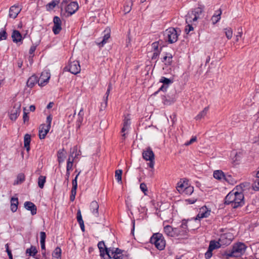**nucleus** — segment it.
<instances>
[{"mask_svg":"<svg viewBox=\"0 0 259 259\" xmlns=\"http://www.w3.org/2000/svg\"><path fill=\"white\" fill-rule=\"evenodd\" d=\"M203 9V6H200L189 12L186 18V23H192L197 21L202 15Z\"/></svg>","mask_w":259,"mask_h":259,"instance_id":"423d86ee","label":"nucleus"},{"mask_svg":"<svg viewBox=\"0 0 259 259\" xmlns=\"http://www.w3.org/2000/svg\"><path fill=\"white\" fill-rule=\"evenodd\" d=\"M212 251L210 250V249H208L207 251L205 253V257L206 259L210 258L212 255Z\"/></svg>","mask_w":259,"mask_h":259,"instance_id":"4d7b16f0","label":"nucleus"},{"mask_svg":"<svg viewBox=\"0 0 259 259\" xmlns=\"http://www.w3.org/2000/svg\"><path fill=\"white\" fill-rule=\"evenodd\" d=\"M7 252L8 253V255L9 256V259H13V255L12 254L11 250H7Z\"/></svg>","mask_w":259,"mask_h":259,"instance_id":"774afa93","label":"nucleus"},{"mask_svg":"<svg viewBox=\"0 0 259 259\" xmlns=\"http://www.w3.org/2000/svg\"><path fill=\"white\" fill-rule=\"evenodd\" d=\"M46 182V177L44 176H40L38 178V187L42 189L44 187V185Z\"/></svg>","mask_w":259,"mask_h":259,"instance_id":"ea45409f","label":"nucleus"},{"mask_svg":"<svg viewBox=\"0 0 259 259\" xmlns=\"http://www.w3.org/2000/svg\"><path fill=\"white\" fill-rule=\"evenodd\" d=\"M59 1L53 0L46 5V8L47 10H53L58 4H59Z\"/></svg>","mask_w":259,"mask_h":259,"instance_id":"58836bf2","label":"nucleus"},{"mask_svg":"<svg viewBox=\"0 0 259 259\" xmlns=\"http://www.w3.org/2000/svg\"><path fill=\"white\" fill-rule=\"evenodd\" d=\"M223 31L225 34L228 39H231L233 36V30L230 27H227L223 29Z\"/></svg>","mask_w":259,"mask_h":259,"instance_id":"e433bc0d","label":"nucleus"},{"mask_svg":"<svg viewBox=\"0 0 259 259\" xmlns=\"http://www.w3.org/2000/svg\"><path fill=\"white\" fill-rule=\"evenodd\" d=\"M131 118L129 114L124 115L123 120V126L121 128V133H122V139L124 140L126 138V134L125 132L129 130L131 125Z\"/></svg>","mask_w":259,"mask_h":259,"instance_id":"9b49d317","label":"nucleus"},{"mask_svg":"<svg viewBox=\"0 0 259 259\" xmlns=\"http://www.w3.org/2000/svg\"><path fill=\"white\" fill-rule=\"evenodd\" d=\"M159 82L162 83L163 84L159 88L158 91L165 92L166 91L169 85L172 82V81L170 79L162 76L160 79Z\"/></svg>","mask_w":259,"mask_h":259,"instance_id":"a211bd4d","label":"nucleus"},{"mask_svg":"<svg viewBox=\"0 0 259 259\" xmlns=\"http://www.w3.org/2000/svg\"><path fill=\"white\" fill-rule=\"evenodd\" d=\"M78 9V4L75 2H71L66 8V12L71 15L75 13Z\"/></svg>","mask_w":259,"mask_h":259,"instance_id":"6ab92c4d","label":"nucleus"},{"mask_svg":"<svg viewBox=\"0 0 259 259\" xmlns=\"http://www.w3.org/2000/svg\"><path fill=\"white\" fill-rule=\"evenodd\" d=\"M208 107H205L202 111H201L196 117L195 119L196 120H199L201 119L202 118H203L207 114V113L208 111Z\"/></svg>","mask_w":259,"mask_h":259,"instance_id":"c9c22d12","label":"nucleus"},{"mask_svg":"<svg viewBox=\"0 0 259 259\" xmlns=\"http://www.w3.org/2000/svg\"><path fill=\"white\" fill-rule=\"evenodd\" d=\"M194 191V188L193 186L189 185L188 187L185 188L184 189V192L182 194L188 195H190L192 194Z\"/></svg>","mask_w":259,"mask_h":259,"instance_id":"c03bdc74","label":"nucleus"},{"mask_svg":"<svg viewBox=\"0 0 259 259\" xmlns=\"http://www.w3.org/2000/svg\"><path fill=\"white\" fill-rule=\"evenodd\" d=\"M12 38L13 42L18 43L19 42H22V36L18 30H14L12 33Z\"/></svg>","mask_w":259,"mask_h":259,"instance_id":"5701e85b","label":"nucleus"},{"mask_svg":"<svg viewBox=\"0 0 259 259\" xmlns=\"http://www.w3.org/2000/svg\"><path fill=\"white\" fill-rule=\"evenodd\" d=\"M83 115H84L83 109L82 108H81L78 114V117H83Z\"/></svg>","mask_w":259,"mask_h":259,"instance_id":"338daca9","label":"nucleus"},{"mask_svg":"<svg viewBox=\"0 0 259 259\" xmlns=\"http://www.w3.org/2000/svg\"><path fill=\"white\" fill-rule=\"evenodd\" d=\"M210 213V210L206 206L202 207L200 208L199 211L197 215L195 220H200L202 218H207Z\"/></svg>","mask_w":259,"mask_h":259,"instance_id":"f3484780","label":"nucleus"},{"mask_svg":"<svg viewBox=\"0 0 259 259\" xmlns=\"http://www.w3.org/2000/svg\"><path fill=\"white\" fill-rule=\"evenodd\" d=\"M21 112L20 106L17 108H14L11 111L10 118L12 120H16Z\"/></svg>","mask_w":259,"mask_h":259,"instance_id":"393cba45","label":"nucleus"},{"mask_svg":"<svg viewBox=\"0 0 259 259\" xmlns=\"http://www.w3.org/2000/svg\"><path fill=\"white\" fill-rule=\"evenodd\" d=\"M122 171L121 169H117L115 171V177L117 182H121Z\"/></svg>","mask_w":259,"mask_h":259,"instance_id":"a18cd8bd","label":"nucleus"},{"mask_svg":"<svg viewBox=\"0 0 259 259\" xmlns=\"http://www.w3.org/2000/svg\"><path fill=\"white\" fill-rule=\"evenodd\" d=\"M26 110L25 108H24V113H23V119L24 122H25L26 121H28L29 120V116L27 115V113L25 111Z\"/></svg>","mask_w":259,"mask_h":259,"instance_id":"bf43d9fd","label":"nucleus"},{"mask_svg":"<svg viewBox=\"0 0 259 259\" xmlns=\"http://www.w3.org/2000/svg\"><path fill=\"white\" fill-rule=\"evenodd\" d=\"M164 232L168 236L175 237L176 234H175V228H172L171 226L166 225L163 228Z\"/></svg>","mask_w":259,"mask_h":259,"instance_id":"b1692460","label":"nucleus"},{"mask_svg":"<svg viewBox=\"0 0 259 259\" xmlns=\"http://www.w3.org/2000/svg\"><path fill=\"white\" fill-rule=\"evenodd\" d=\"M159 44L158 42L156 41L152 44V50L153 51V53L151 56V59L153 60H155L158 58V57L160 53V51L158 50Z\"/></svg>","mask_w":259,"mask_h":259,"instance_id":"412c9836","label":"nucleus"},{"mask_svg":"<svg viewBox=\"0 0 259 259\" xmlns=\"http://www.w3.org/2000/svg\"><path fill=\"white\" fill-rule=\"evenodd\" d=\"M132 5L133 0L126 1L123 7V11L125 14L128 13L131 11Z\"/></svg>","mask_w":259,"mask_h":259,"instance_id":"72a5a7b5","label":"nucleus"},{"mask_svg":"<svg viewBox=\"0 0 259 259\" xmlns=\"http://www.w3.org/2000/svg\"><path fill=\"white\" fill-rule=\"evenodd\" d=\"M40 242H45L46 238V233L44 232H40Z\"/></svg>","mask_w":259,"mask_h":259,"instance_id":"052dcab7","label":"nucleus"},{"mask_svg":"<svg viewBox=\"0 0 259 259\" xmlns=\"http://www.w3.org/2000/svg\"><path fill=\"white\" fill-rule=\"evenodd\" d=\"M232 235L230 233H226L221 235L219 239V241L222 245H228L231 243L232 241Z\"/></svg>","mask_w":259,"mask_h":259,"instance_id":"ddd939ff","label":"nucleus"},{"mask_svg":"<svg viewBox=\"0 0 259 259\" xmlns=\"http://www.w3.org/2000/svg\"><path fill=\"white\" fill-rule=\"evenodd\" d=\"M52 256L54 258H60L61 256V249L59 247L56 248L52 253Z\"/></svg>","mask_w":259,"mask_h":259,"instance_id":"79ce46f5","label":"nucleus"},{"mask_svg":"<svg viewBox=\"0 0 259 259\" xmlns=\"http://www.w3.org/2000/svg\"><path fill=\"white\" fill-rule=\"evenodd\" d=\"M147 161H149L147 163L149 169H148L147 177L152 180L155 176V154L150 148H147Z\"/></svg>","mask_w":259,"mask_h":259,"instance_id":"20e7f679","label":"nucleus"},{"mask_svg":"<svg viewBox=\"0 0 259 259\" xmlns=\"http://www.w3.org/2000/svg\"><path fill=\"white\" fill-rule=\"evenodd\" d=\"M98 247L101 257H104L105 254H107L109 259H128L127 256L123 253V250L118 248H107L103 241L98 243Z\"/></svg>","mask_w":259,"mask_h":259,"instance_id":"f257e3e1","label":"nucleus"},{"mask_svg":"<svg viewBox=\"0 0 259 259\" xmlns=\"http://www.w3.org/2000/svg\"><path fill=\"white\" fill-rule=\"evenodd\" d=\"M246 248V246L244 243L238 242L233 245L231 250L226 251L225 255L227 259L231 257H240L244 253Z\"/></svg>","mask_w":259,"mask_h":259,"instance_id":"7ed1b4c3","label":"nucleus"},{"mask_svg":"<svg viewBox=\"0 0 259 259\" xmlns=\"http://www.w3.org/2000/svg\"><path fill=\"white\" fill-rule=\"evenodd\" d=\"M150 242L159 250H162L165 247L166 242L163 235L161 233H154L150 238Z\"/></svg>","mask_w":259,"mask_h":259,"instance_id":"39448f33","label":"nucleus"},{"mask_svg":"<svg viewBox=\"0 0 259 259\" xmlns=\"http://www.w3.org/2000/svg\"><path fill=\"white\" fill-rule=\"evenodd\" d=\"M178 30L180 32L179 29H177L173 27H170L165 30L164 35L169 43L172 44L178 40L180 35L178 33Z\"/></svg>","mask_w":259,"mask_h":259,"instance_id":"6e6552de","label":"nucleus"},{"mask_svg":"<svg viewBox=\"0 0 259 259\" xmlns=\"http://www.w3.org/2000/svg\"><path fill=\"white\" fill-rule=\"evenodd\" d=\"M31 142V136L26 134L24 137V147L26 148V151L29 152L30 150V143Z\"/></svg>","mask_w":259,"mask_h":259,"instance_id":"c756f323","label":"nucleus"},{"mask_svg":"<svg viewBox=\"0 0 259 259\" xmlns=\"http://www.w3.org/2000/svg\"><path fill=\"white\" fill-rule=\"evenodd\" d=\"M144 171L143 170L142 171V174H140V176L138 178V180L139 182H141L140 184V189L142 191L145 195H146V184L144 182H143V180L145 179L144 176Z\"/></svg>","mask_w":259,"mask_h":259,"instance_id":"2f4dec72","label":"nucleus"},{"mask_svg":"<svg viewBox=\"0 0 259 259\" xmlns=\"http://www.w3.org/2000/svg\"><path fill=\"white\" fill-rule=\"evenodd\" d=\"M187 23L188 24L185 27V31L187 33H189L191 31L193 30L194 28L192 25L190 24V23Z\"/></svg>","mask_w":259,"mask_h":259,"instance_id":"8fccbe9b","label":"nucleus"},{"mask_svg":"<svg viewBox=\"0 0 259 259\" xmlns=\"http://www.w3.org/2000/svg\"><path fill=\"white\" fill-rule=\"evenodd\" d=\"M25 180V176L23 174H19L17 176V181L14 183L15 184H18L19 183H22Z\"/></svg>","mask_w":259,"mask_h":259,"instance_id":"de8ad7c7","label":"nucleus"},{"mask_svg":"<svg viewBox=\"0 0 259 259\" xmlns=\"http://www.w3.org/2000/svg\"><path fill=\"white\" fill-rule=\"evenodd\" d=\"M196 141H197L196 137V136L193 137H192V138L190 139V141H187V142H186L185 143V145L189 146V145L192 144V143H193L194 142H196Z\"/></svg>","mask_w":259,"mask_h":259,"instance_id":"5fc2aeb1","label":"nucleus"},{"mask_svg":"<svg viewBox=\"0 0 259 259\" xmlns=\"http://www.w3.org/2000/svg\"><path fill=\"white\" fill-rule=\"evenodd\" d=\"M80 172H79L77 174V175L76 176L75 178L72 180V188H77V178H78V176L80 174Z\"/></svg>","mask_w":259,"mask_h":259,"instance_id":"3c124183","label":"nucleus"},{"mask_svg":"<svg viewBox=\"0 0 259 259\" xmlns=\"http://www.w3.org/2000/svg\"><path fill=\"white\" fill-rule=\"evenodd\" d=\"M36 46L32 45L31 46V47L29 49V53L30 55H32V57L33 56V55H34L33 53L35 52V51L36 50Z\"/></svg>","mask_w":259,"mask_h":259,"instance_id":"13d9d810","label":"nucleus"},{"mask_svg":"<svg viewBox=\"0 0 259 259\" xmlns=\"http://www.w3.org/2000/svg\"><path fill=\"white\" fill-rule=\"evenodd\" d=\"M76 219H77V221L78 223H81V222H83V221L82 220V216H81V211H80V210L79 209L77 212Z\"/></svg>","mask_w":259,"mask_h":259,"instance_id":"864d4df0","label":"nucleus"},{"mask_svg":"<svg viewBox=\"0 0 259 259\" xmlns=\"http://www.w3.org/2000/svg\"><path fill=\"white\" fill-rule=\"evenodd\" d=\"M222 13L221 9H219L215 12L214 14L211 17V21L213 25L215 24L220 20Z\"/></svg>","mask_w":259,"mask_h":259,"instance_id":"bb28decb","label":"nucleus"},{"mask_svg":"<svg viewBox=\"0 0 259 259\" xmlns=\"http://www.w3.org/2000/svg\"><path fill=\"white\" fill-rule=\"evenodd\" d=\"M225 203L231 204L233 208H237L244 204V195L242 192H239L233 189L226 196Z\"/></svg>","mask_w":259,"mask_h":259,"instance_id":"f03ea898","label":"nucleus"},{"mask_svg":"<svg viewBox=\"0 0 259 259\" xmlns=\"http://www.w3.org/2000/svg\"><path fill=\"white\" fill-rule=\"evenodd\" d=\"M24 206L26 209L31 211V214L34 215L36 214L37 207L36 205L31 201H26L24 204Z\"/></svg>","mask_w":259,"mask_h":259,"instance_id":"aec40b11","label":"nucleus"},{"mask_svg":"<svg viewBox=\"0 0 259 259\" xmlns=\"http://www.w3.org/2000/svg\"><path fill=\"white\" fill-rule=\"evenodd\" d=\"M221 246V243L219 240L218 241L212 240L209 243L208 249H210V250L213 251L215 249L220 248Z\"/></svg>","mask_w":259,"mask_h":259,"instance_id":"473e14b6","label":"nucleus"},{"mask_svg":"<svg viewBox=\"0 0 259 259\" xmlns=\"http://www.w3.org/2000/svg\"><path fill=\"white\" fill-rule=\"evenodd\" d=\"M52 120V116L50 115L47 116V124H41L39 127V138L40 139H44L48 133L51 128V125Z\"/></svg>","mask_w":259,"mask_h":259,"instance_id":"0eeeda50","label":"nucleus"},{"mask_svg":"<svg viewBox=\"0 0 259 259\" xmlns=\"http://www.w3.org/2000/svg\"><path fill=\"white\" fill-rule=\"evenodd\" d=\"M21 8L18 5H14L11 6L9 9V16L12 19H15L18 15L20 13Z\"/></svg>","mask_w":259,"mask_h":259,"instance_id":"2eb2a0df","label":"nucleus"},{"mask_svg":"<svg viewBox=\"0 0 259 259\" xmlns=\"http://www.w3.org/2000/svg\"><path fill=\"white\" fill-rule=\"evenodd\" d=\"M112 89V85L111 83H109L108 86V89L107 90V91L105 94V96H109V95L110 94V92L111 90Z\"/></svg>","mask_w":259,"mask_h":259,"instance_id":"e2e57ef3","label":"nucleus"},{"mask_svg":"<svg viewBox=\"0 0 259 259\" xmlns=\"http://www.w3.org/2000/svg\"><path fill=\"white\" fill-rule=\"evenodd\" d=\"M253 188L256 191L259 190V178H257L255 180L253 184Z\"/></svg>","mask_w":259,"mask_h":259,"instance_id":"603ef678","label":"nucleus"},{"mask_svg":"<svg viewBox=\"0 0 259 259\" xmlns=\"http://www.w3.org/2000/svg\"><path fill=\"white\" fill-rule=\"evenodd\" d=\"M110 34L109 33L105 34L102 41L98 44L99 47H103L104 45L107 42V40L110 38Z\"/></svg>","mask_w":259,"mask_h":259,"instance_id":"a19ab883","label":"nucleus"},{"mask_svg":"<svg viewBox=\"0 0 259 259\" xmlns=\"http://www.w3.org/2000/svg\"><path fill=\"white\" fill-rule=\"evenodd\" d=\"M99 204L96 201H93L90 205V209L95 217H99Z\"/></svg>","mask_w":259,"mask_h":259,"instance_id":"4be33fe9","label":"nucleus"},{"mask_svg":"<svg viewBox=\"0 0 259 259\" xmlns=\"http://www.w3.org/2000/svg\"><path fill=\"white\" fill-rule=\"evenodd\" d=\"M175 237L185 238L188 235V226L186 222H183L181 225L178 228H175Z\"/></svg>","mask_w":259,"mask_h":259,"instance_id":"9d476101","label":"nucleus"},{"mask_svg":"<svg viewBox=\"0 0 259 259\" xmlns=\"http://www.w3.org/2000/svg\"><path fill=\"white\" fill-rule=\"evenodd\" d=\"M189 186L188 183L185 181H180L177 184V189L180 193H183L184 189L188 187Z\"/></svg>","mask_w":259,"mask_h":259,"instance_id":"c85d7f7f","label":"nucleus"},{"mask_svg":"<svg viewBox=\"0 0 259 259\" xmlns=\"http://www.w3.org/2000/svg\"><path fill=\"white\" fill-rule=\"evenodd\" d=\"M7 36L8 35L6 30L3 29L0 32V40L6 39Z\"/></svg>","mask_w":259,"mask_h":259,"instance_id":"09e8293b","label":"nucleus"},{"mask_svg":"<svg viewBox=\"0 0 259 259\" xmlns=\"http://www.w3.org/2000/svg\"><path fill=\"white\" fill-rule=\"evenodd\" d=\"M196 199H188L186 200V201L188 202L189 204H193L196 202Z\"/></svg>","mask_w":259,"mask_h":259,"instance_id":"0e129e2a","label":"nucleus"},{"mask_svg":"<svg viewBox=\"0 0 259 259\" xmlns=\"http://www.w3.org/2000/svg\"><path fill=\"white\" fill-rule=\"evenodd\" d=\"M108 96H105L103 98L104 103H101V106L106 108L107 106Z\"/></svg>","mask_w":259,"mask_h":259,"instance_id":"6e6d98bb","label":"nucleus"},{"mask_svg":"<svg viewBox=\"0 0 259 259\" xmlns=\"http://www.w3.org/2000/svg\"><path fill=\"white\" fill-rule=\"evenodd\" d=\"M37 82L38 83L37 76L35 75H33L28 79L26 85L28 87L32 88Z\"/></svg>","mask_w":259,"mask_h":259,"instance_id":"a878e982","label":"nucleus"},{"mask_svg":"<svg viewBox=\"0 0 259 259\" xmlns=\"http://www.w3.org/2000/svg\"><path fill=\"white\" fill-rule=\"evenodd\" d=\"M54 26L53 31L55 34H58L62 30V22L60 18L58 16H55L53 19Z\"/></svg>","mask_w":259,"mask_h":259,"instance_id":"f8f14e48","label":"nucleus"},{"mask_svg":"<svg viewBox=\"0 0 259 259\" xmlns=\"http://www.w3.org/2000/svg\"><path fill=\"white\" fill-rule=\"evenodd\" d=\"M18 199L17 197H12L11 199V210L13 212H15L18 209Z\"/></svg>","mask_w":259,"mask_h":259,"instance_id":"7c9ffc66","label":"nucleus"},{"mask_svg":"<svg viewBox=\"0 0 259 259\" xmlns=\"http://www.w3.org/2000/svg\"><path fill=\"white\" fill-rule=\"evenodd\" d=\"M243 34L242 28L241 27L238 28V32L235 35V41L236 42L239 41V38L242 37Z\"/></svg>","mask_w":259,"mask_h":259,"instance_id":"49530a36","label":"nucleus"},{"mask_svg":"<svg viewBox=\"0 0 259 259\" xmlns=\"http://www.w3.org/2000/svg\"><path fill=\"white\" fill-rule=\"evenodd\" d=\"M213 177L219 180H225L226 181H229L232 177L230 175L226 176L224 172L221 170H215L213 174Z\"/></svg>","mask_w":259,"mask_h":259,"instance_id":"dca6fc26","label":"nucleus"},{"mask_svg":"<svg viewBox=\"0 0 259 259\" xmlns=\"http://www.w3.org/2000/svg\"><path fill=\"white\" fill-rule=\"evenodd\" d=\"M37 253V250L34 246L31 245L29 248H27L26 250V253L28 254L29 256L34 257Z\"/></svg>","mask_w":259,"mask_h":259,"instance_id":"f704fd0d","label":"nucleus"},{"mask_svg":"<svg viewBox=\"0 0 259 259\" xmlns=\"http://www.w3.org/2000/svg\"><path fill=\"white\" fill-rule=\"evenodd\" d=\"M58 160L59 163L64 161L65 156L64 153V150H60L58 151L57 153Z\"/></svg>","mask_w":259,"mask_h":259,"instance_id":"37998d69","label":"nucleus"},{"mask_svg":"<svg viewBox=\"0 0 259 259\" xmlns=\"http://www.w3.org/2000/svg\"><path fill=\"white\" fill-rule=\"evenodd\" d=\"M50 78V73L47 71H44L41 73L40 77L38 78V85L43 87L48 82Z\"/></svg>","mask_w":259,"mask_h":259,"instance_id":"4468645a","label":"nucleus"},{"mask_svg":"<svg viewBox=\"0 0 259 259\" xmlns=\"http://www.w3.org/2000/svg\"><path fill=\"white\" fill-rule=\"evenodd\" d=\"M83 117H78V119L76 121V125L77 127L79 128L80 126V125L83 121Z\"/></svg>","mask_w":259,"mask_h":259,"instance_id":"680f3d73","label":"nucleus"},{"mask_svg":"<svg viewBox=\"0 0 259 259\" xmlns=\"http://www.w3.org/2000/svg\"><path fill=\"white\" fill-rule=\"evenodd\" d=\"M77 150L76 149H74L73 153L70 154V155L69 156L68 159L67 160V166H66V171H70V170L72 169V166H73V163L74 161V157H73V154L74 152V151Z\"/></svg>","mask_w":259,"mask_h":259,"instance_id":"cd10ccee","label":"nucleus"},{"mask_svg":"<svg viewBox=\"0 0 259 259\" xmlns=\"http://www.w3.org/2000/svg\"><path fill=\"white\" fill-rule=\"evenodd\" d=\"M66 70L73 74H77L80 71V66L79 63L78 61L73 60L69 61V62L67 66L65 68Z\"/></svg>","mask_w":259,"mask_h":259,"instance_id":"1a4fd4ad","label":"nucleus"},{"mask_svg":"<svg viewBox=\"0 0 259 259\" xmlns=\"http://www.w3.org/2000/svg\"><path fill=\"white\" fill-rule=\"evenodd\" d=\"M172 56L170 53H166V56L163 57V62H165V65H170L172 62Z\"/></svg>","mask_w":259,"mask_h":259,"instance_id":"4c0bfd02","label":"nucleus"},{"mask_svg":"<svg viewBox=\"0 0 259 259\" xmlns=\"http://www.w3.org/2000/svg\"><path fill=\"white\" fill-rule=\"evenodd\" d=\"M76 190H77V188H72L71 191V195L75 196V195L76 194Z\"/></svg>","mask_w":259,"mask_h":259,"instance_id":"69168bd1","label":"nucleus"}]
</instances>
